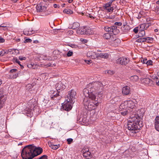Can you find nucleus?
<instances>
[{
    "mask_svg": "<svg viewBox=\"0 0 159 159\" xmlns=\"http://www.w3.org/2000/svg\"><path fill=\"white\" fill-rule=\"evenodd\" d=\"M143 114L139 116L138 114L129 118L128 124V129L132 131L133 133H136L138 130L143 126V122L141 120Z\"/></svg>",
    "mask_w": 159,
    "mask_h": 159,
    "instance_id": "7ed1b4c3",
    "label": "nucleus"
},
{
    "mask_svg": "<svg viewBox=\"0 0 159 159\" xmlns=\"http://www.w3.org/2000/svg\"><path fill=\"white\" fill-rule=\"evenodd\" d=\"M42 148L36 147L33 144L25 147L21 151V155L23 159H32L41 154L43 152Z\"/></svg>",
    "mask_w": 159,
    "mask_h": 159,
    "instance_id": "f03ea898",
    "label": "nucleus"
},
{
    "mask_svg": "<svg viewBox=\"0 0 159 159\" xmlns=\"http://www.w3.org/2000/svg\"><path fill=\"white\" fill-rule=\"evenodd\" d=\"M13 61H15L16 63H18L19 65L20 64V61L16 58H14Z\"/></svg>",
    "mask_w": 159,
    "mask_h": 159,
    "instance_id": "ea45409f",
    "label": "nucleus"
},
{
    "mask_svg": "<svg viewBox=\"0 0 159 159\" xmlns=\"http://www.w3.org/2000/svg\"><path fill=\"white\" fill-rule=\"evenodd\" d=\"M97 59L101 58L104 59H107L109 57V55L108 53H98Z\"/></svg>",
    "mask_w": 159,
    "mask_h": 159,
    "instance_id": "412c9836",
    "label": "nucleus"
},
{
    "mask_svg": "<svg viewBox=\"0 0 159 159\" xmlns=\"http://www.w3.org/2000/svg\"><path fill=\"white\" fill-rule=\"evenodd\" d=\"M32 40L30 39H26L24 41L25 43H30L31 42Z\"/></svg>",
    "mask_w": 159,
    "mask_h": 159,
    "instance_id": "a18cd8bd",
    "label": "nucleus"
},
{
    "mask_svg": "<svg viewBox=\"0 0 159 159\" xmlns=\"http://www.w3.org/2000/svg\"><path fill=\"white\" fill-rule=\"evenodd\" d=\"M130 88L128 86L124 87L122 88V93L124 95H127L130 93Z\"/></svg>",
    "mask_w": 159,
    "mask_h": 159,
    "instance_id": "aec40b11",
    "label": "nucleus"
},
{
    "mask_svg": "<svg viewBox=\"0 0 159 159\" xmlns=\"http://www.w3.org/2000/svg\"><path fill=\"white\" fill-rule=\"evenodd\" d=\"M58 5H57V4H54V5H53V7L55 8H56L57 7H58Z\"/></svg>",
    "mask_w": 159,
    "mask_h": 159,
    "instance_id": "0e129e2a",
    "label": "nucleus"
},
{
    "mask_svg": "<svg viewBox=\"0 0 159 159\" xmlns=\"http://www.w3.org/2000/svg\"><path fill=\"white\" fill-rule=\"evenodd\" d=\"M36 10L38 12H44L46 11L47 7L42 3H40L36 6Z\"/></svg>",
    "mask_w": 159,
    "mask_h": 159,
    "instance_id": "f8f14e48",
    "label": "nucleus"
},
{
    "mask_svg": "<svg viewBox=\"0 0 159 159\" xmlns=\"http://www.w3.org/2000/svg\"><path fill=\"white\" fill-rule=\"evenodd\" d=\"M72 102H73L70 101L68 99H66V100L62 104V109L67 111H70L72 108Z\"/></svg>",
    "mask_w": 159,
    "mask_h": 159,
    "instance_id": "423d86ee",
    "label": "nucleus"
},
{
    "mask_svg": "<svg viewBox=\"0 0 159 159\" xmlns=\"http://www.w3.org/2000/svg\"><path fill=\"white\" fill-rule=\"evenodd\" d=\"M151 25L150 23L141 24L139 26V30H145L147 29Z\"/></svg>",
    "mask_w": 159,
    "mask_h": 159,
    "instance_id": "a211bd4d",
    "label": "nucleus"
},
{
    "mask_svg": "<svg viewBox=\"0 0 159 159\" xmlns=\"http://www.w3.org/2000/svg\"><path fill=\"white\" fill-rule=\"evenodd\" d=\"M77 33L81 34H88V33L86 31V29L85 28L78 29L77 30Z\"/></svg>",
    "mask_w": 159,
    "mask_h": 159,
    "instance_id": "a878e982",
    "label": "nucleus"
},
{
    "mask_svg": "<svg viewBox=\"0 0 159 159\" xmlns=\"http://www.w3.org/2000/svg\"><path fill=\"white\" fill-rule=\"evenodd\" d=\"M117 99L120 100V99L119 98V97H116L114 98V101L116 100H117Z\"/></svg>",
    "mask_w": 159,
    "mask_h": 159,
    "instance_id": "e2e57ef3",
    "label": "nucleus"
},
{
    "mask_svg": "<svg viewBox=\"0 0 159 159\" xmlns=\"http://www.w3.org/2000/svg\"><path fill=\"white\" fill-rule=\"evenodd\" d=\"M120 110H128V106L127 101H124L122 103L120 106Z\"/></svg>",
    "mask_w": 159,
    "mask_h": 159,
    "instance_id": "5701e85b",
    "label": "nucleus"
},
{
    "mask_svg": "<svg viewBox=\"0 0 159 159\" xmlns=\"http://www.w3.org/2000/svg\"><path fill=\"white\" fill-rule=\"evenodd\" d=\"M50 147L54 150H56L59 148V146L57 145H51L50 146Z\"/></svg>",
    "mask_w": 159,
    "mask_h": 159,
    "instance_id": "c9c22d12",
    "label": "nucleus"
},
{
    "mask_svg": "<svg viewBox=\"0 0 159 159\" xmlns=\"http://www.w3.org/2000/svg\"><path fill=\"white\" fill-rule=\"evenodd\" d=\"M139 30L138 27H136L134 29L133 31L135 34H136L138 32Z\"/></svg>",
    "mask_w": 159,
    "mask_h": 159,
    "instance_id": "c03bdc74",
    "label": "nucleus"
},
{
    "mask_svg": "<svg viewBox=\"0 0 159 159\" xmlns=\"http://www.w3.org/2000/svg\"><path fill=\"white\" fill-rule=\"evenodd\" d=\"M17 70L16 69H12L10 71V73H13V72H16V71Z\"/></svg>",
    "mask_w": 159,
    "mask_h": 159,
    "instance_id": "3c124183",
    "label": "nucleus"
},
{
    "mask_svg": "<svg viewBox=\"0 0 159 159\" xmlns=\"http://www.w3.org/2000/svg\"><path fill=\"white\" fill-rule=\"evenodd\" d=\"M73 139L71 138H69L67 139V141L68 142V144H70L73 141Z\"/></svg>",
    "mask_w": 159,
    "mask_h": 159,
    "instance_id": "79ce46f5",
    "label": "nucleus"
},
{
    "mask_svg": "<svg viewBox=\"0 0 159 159\" xmlns=\"http://www.w3.org/2000/svg\"><path fill=\"white\" fill-rule=\"evenodd\" d=\"M105 73L111 75L114 74V72L111 70H106L105 71Z\"/></svg>",
    "mask_w": 159,
    "mask_h": 159,
    "instance_id": "e433bc0d",
    "label": "nucleus"
},
{
    "mask_svg": "<svg viewBox=\"0 0 159 159\" xmlns=\"http://www.w3.org/2000/svg\"><path fill=\"white\" fill-rule=\"evenodd\" d=\"M88 41L86 39H83L82 40V42L83 43H87Z\"/></svg>",
    "mask_w": 159,
    "mask_h": 159,
    "instance_id": "13d9d810",
    "label": "nucleus"
},
{
    "mask_svg": "<svg viewBox=\"0 0 159 159\" xmlns=\"http://www.w3.org/2000/svg\"><path fill=\"white\" fill-rule=\"evenodd\" d=\"M80 26V24L78 22H75L73 24L72 26V28L73 29H75L77 28L78 27H79Z\"/></svg>",
    "mask_w": 159,
    "mask_h": 159,
    "instance_id": "c85d7f7f",
    "label": "nucleus"
},
{
    "mask_svg": "<svg viewBox=\"0 0 159 159\" xmlns=\"http://www.w3.org/2000/svg\"><path fill=\"white\" fill-rule=\"evenodd\" d=\"M6 53V52L4 50H2L0 52V56H2L4 55Z\"/></svg>",
    "mask_w": 159,
    "mask_h": 159,
    "instance_id": "4c0bfd02",
    "label": "nucleus"
},
{
    "mask_svg": "<svg viewBox=\"0 0 159 159\" xmlns=\"http://www.w3.org/2000/svg\"><path fill=\"white\" fill-rule=\"evenodd\" d=\"M139 37H143L145 34V33L144 30H139Z\"/></svg>",
    "mask_w": 159,
    "mask_h": 159,
    "instance_id": "7c9ffc66",
    "label": "nucleus"
},
{
    "mask_svg": "<svg viewBox=\"0 0 159 159\" xmlns=\"http://www.w3.org/2000/svg\"><path fill=\"white\" fill-rule=\"evenodd\" d=\"M4 93V91L3 89H0V109L2 107L4 102L7 99L6 96L4 95L2 96Z\"/></svg>",
    "mask_w": 159,
    "mask_h": 159,
    "instance_id": "9d476101",
    "label": "nucleus"
},
{
    "mask_svg": "<svg viewBox=\"0 0 159 159\" xmlns=\"http://www.w3.org/2000/svg\"><path fill=\"white\" fill-rule=\"evenodd\" d=\"M155 120V128L157 131H159V116H157Z\"/></svg>",
    "mask_w": 159,
    "mask_h": 159,
    "instance_id": "b1692460",
    "label": "nucleus"
},
{
    "mask_svg": "<svg viewBox=\"0 0 159 159\" xmlns=\"http://www.w3.org/2000/svg\"><path fill=\"white\" fill-rule=\"evenodd\" d=\"M70 46L73 48H75L77 47V46L74 44H71Z\"/></svg>",
    "mask_w": 159,
    "mask_h": 159,
    "instance_id": "6e6d98bb",
    "label": "nucleus"
},
{
    "mask_svg": "<svg viewBox=\"0 0 159 159\" xmlns=\"http://www.w3.org/2000/svg\"><path fill=\"white\" fill-rule=\"evenodd\" d=\"M153 80L155 82L156 84L159 86V79L156 76L153 78Z\"/></svg>",
    "mask_w": 159,
    "mask_h": 159,
    "instance_id": "473e14b6",
    "label": "nucleus"
},
{
    "mask_svg": "<svg viewBox=\"0 0 159 159\" xmlns=\"http://www.w3.org/2000/svg\"><path fill=\"white\" fill-rule=\"evenodd\" d=\"M110 42L111 43L112 45L116 47L118 46L120 44L121 42V40L119 39H114L113 37V39H112Z\"/></svg>",
    "mask_w": 159,
    "mask_h": 159,
    "instance_id": "dca6fc26",
    "label": "nucleus"
},
{
    "mask_svg": "<svg viewBox=\"0 0 159 159\" xmlns=\"http://www.w3.org/2000/svg\"><path fill=\"white\" fill-rule=\"evenodd\" d=\"M85 61L88 64H89L92 63V61L91 60Z\"/></svg>",
    "mask_w": 159,
    "mask_h": 159,
    "instance_id": "5fc2aeb1",
    "label": "nucleus"
},
{
    "mask_svg": "<svg viewBox=\"0 0 159 159\" xmlns=\"http://www.w3.org/2000/svg\"><path fill=\"white\" fill-rule=\"evenodd\" d=\"M143 83L145 85H151L152 84V80L148 78H144L142 81Z\"/></svg>",
    "mask_w": 159,
    "mask_h": 159,
    "instance_id": "4be33fe9",
    "label": "nucleus"
},
{
    "mask_svg": "<svg viewBox=\"0 0 159 159\" xmlns=\"http://www.w3.org/2000/svg\"><path fill=\"white\" fill-rule=\"evenodd\" d=\"M105 30L106 32L114 35L116 34L119 32V30L117 29V27L115 25H113L110 27L106 26L105 27Z\"/></svg>",
    "mask_w": 159,
    "mask_h": 159,
    "instance_id": "39448f33",
    "label": "nucleus"
},
{
    "mask_svg": "<svg viewBox=\"0 0 159 159\" xmlns=\"http://www.w3.org/2000/svg\"><path fill=\"white\" fill-rule=\"evenodd\" d=\"M44 12H45L43 14V15H42V16H48V15H49L51 13L50 12L48 11H45Z\"/></svg>",
    "mask_w": 159,
    "mask_h": 159,
    "instance_id": "37998d69",
    "label": "nucleus"
},
{
    "mask_svg": "<svg viewBox=\"0 0 159 159\" xmlns=\"http://www.w3.org/2000/svg\"><path fill=\"white\" fill-rule=\"evenodd\" d=\"M5 41V39L1 37H0V43H4Z\"/></svg>",
    "mask_w": 159,
    "mask_h": 159,
    "instance_id": "de8ad7c7",
    "label": "nucleus"
},
{
    "mask_svg": "<svg viewBox=\"0 0 159 159\" xmlns=\"http://www.w3.org/2000/svg\"><path fill=\"white\" fill-rule=\"evenodd\" d=\"M43 1H44V2H47L48 1H52V0H43Z\"/></svg>",
    "mask_w": 159,
    "mask_h": 159,
    "instance_id": "338daca9",
    "label": "nucleus"
},
{
    "mask_svg": "<svg viewBox=\"0 0 159 159\" xmlns=\"http://www.w3.org/2000/svg\"><path fill=\"white\" fill-rule=\"evenodd\" d=\"M156 3L159 4V0L157 1L156 2Z\"/></svg>",
    "mask_w": 159,
    "mask_h": 159,
    "instance_id": "774afa93",
    "label": "nucleus"
},
{
    "mask_svg": "<svg viewBox=\"0 0 159 159\" xmlns=\"http://www.w3.org/2000/svg\"><path fill=\"white\" fill-rule=\"evenodd\" d=\"M114 0H111L108 2L104 5L103 8L108 12L112 11L114 8L116 7L114 2Z\"/></svg>",
    "mask_w": 159,
    "mask_h": 159,
    "instance_id": "20e7f679",
    "label": "nucleus"
},
{
    "mask_svg": "<svg viewBox=\"0 0 159 159\" xmlns=\"http://www.w3.org/2000/svg\"><path fill=\"white\" fill-rule=\"evenodd\" d=\"M18 75V74H16L15 75H14L12 76V78L13 79H15L16 78Z\"/></svg>",
    "mask_w": 159,
    "mask_h": 159,
    "instance_id": "864d4df0",
    "label": "nucleus"
},
{
    "mask_svg": "<svg viewBox=\"0 0 159 159\" xmlns=\"http://www.w3.org/2000/svg\"><path fill=\"white\" fill-rule=\"evenodd\" d=\"M51 64L50 63L47 64L45 65V66H46V67H48L51 66Z\"/></svg>",
    "mask_w": 159,
    "mask_h": 159,
    "instance_id": "052dcab7",
    "label": "nucleus"
},
{
    "mask_svg": "<svg viewBox=\"0 0 159 159\" xmlns=\"http://www.w3.org/2000/svg\"><path fill=\"white\" fill-rule=\"evenodd\" d=\"M63 12L67 14H71L73 13V11L70 9H65L63 11Z\"/></svg>",
    "mask_w": 159,
    "mask_h": 159,
    "instance_id": "c756f323",
    "label": "nucleus"
},
{
    "mask_svg": "<svg viewBox=\"0 0 159 159\" xmlns=\"http://www.w3.org/2000/svg\"><path fill=\"white\" fill-rule=\"evenodd\" d=\"M103 38L105 39H109L110 41L113 39V36L111 35L109 33H106L104 34L103 36Z\"/></svg>",
    "mask_w": 159,
    "mask_h": 159,
    "instance_id": "393cba45",
    "label": "nucleus"
},
{
    "mask_svg": "<svg viewBox=\"0 0 159 159\" xmlns=\"http://www.w3.org/2000/svg\"><path fill=\"white\" fill-rule=\"evenodd\" d=\"M140 12L139 13V14L138 16H137L136 17L137 18H138V19H139L141 17V15H140Z\"/></svg>",
    "mask_w": 159,
    "mask_h": 159,
    "instance_id": "4d7b16f0",
    "label": "nucleus"
},
{
    "mask_svg": "<svg viewBox=\"0 0 159 159\" xmlns=\"http://www.w3.org/2000/svg\"><path fill=\"white\" fill-rule=\"evenodd\" d=\"M122 23L121 22H116L115 23V25H118V26H121L122 25Z\"/></svg>",
    "mask_w": 159,
    "mask_h": 159,
    "instance_id": "09e8293b",
    "label": "nucleus"
},
{
    "mask_svg": "<svg viewBox=\"0 0 159 159\" xmlns=\"http://www.w3.org/2000/svg\"><path fill=\"white\" fill-rule=\"evenodd\" d=\"M124 111L121 112V114L123 116H125L127 115L130 111H128V110H124Z\"/></svg>",
    "mask_w": 159,
    "mask_h": 159,
    "instance_id": "2f4dec72",
    "label": "nucleus"
},
{
    "mask_svg": "<svg viewBox=\"0 0 159 159\" xmlns=\"http://www.w3.org/2000/svg\"><path fill=\"white\" fill-rule=\"evenodd\" d=\"M81 120L84 123H86L88 121L87 119V118L86 117H84L82 118V120Z\"/></svg>",
    "mask_w": 159,
    "mask_h": 159,
    "instance_id": "49530a36",
    "label": "nucleus"
},
{
    "mask_svg": "<svg viewBox=\"0 0 159 159\" xmlns=\"http://www.w3.org/2000/svg\"><path fill=\"white\" fill-rule=\"evenodd\" d=\"M98 53L92 51H89L87 53V56L93 59H97Z\"/></svg>",
    "mask_w": 159,
    "mask_h": 159,
    "instance_id": "ddd939ff",
    "label": "nucleus"
},
{
    "mask_svg": "<svg viewBox=\"0 0 159 159\" xmlns=\"http://www.w3.org/2000/svg\"><path fill=\"white\" fill-rule=\"evenodd\" d=\"M141 62H142L143 64H146L147 61V59L146 58L145 59H141L140 60Z\"/></svg>",
    "mask_w": 159,
    "mask_h": 159,
    "instance_id": "58836bf2",
    "label": "nucleus"
},
{
    "mask_svg": "<svg viewBox=\"0 0 159 159\" xmlns=\"http://www.w3.org/2000/svg\"><path fill=\"white\" fill-rule=\"evenodd\" d=\"M36 32V31L32 30V28L29 29V30H25L23 31V33L25 35H30L33 34L35 33Z\"/></svg>",
    "mask_w": 159,
    "mask_h": 159,
    "instance_id": "6ab92c4d",
    "label": "nucleus"
},
{
    "mask_svg": "<svg viewBox=\"0 0 159 159\" xmlns=\"http://www.w3.org/2000/svg\"><path fill=\"white\" fill-rule=\"evenodd\" d=\"M33 43H39V41L37 40H34Z\"/></svg>",
    "mask_w": 159,
    "mask_h": 159,
    "instance_id": "69168bd1",
    "label": "nucleus"
},
{
    "mask_svg": "<svg viewBox=\"0 0 159 159\" xmlns=\"http://www.w3.org/2000/svg\"><path fill=\"white\" fill-rule=\"evenodd\" d=\"M59 92L51 90L49 92V95L52 100H59L60 99L61 97L59 95Z\"/></svg>",
    "mask_w": 159,
    "mask_h": 159,
    "instance_id": "1a4fd4ad",
    "label": "nucleus"
},
{
    "mask_svg": "<svg viewBox=\"0 0 159 159\" xmlns=\"http://www.w3.org/2000/svg\"><path fill=\"white\" fill-rule=\"evenodd\" d=\"M129 61V58L125 57H120L117 59L116 61V63L118 64L122 65H126Z\"/></svg>",
    "mask_w": 159,
    "mask_h": 159,
    "instance_id": "0eeeda50",
    "label": "nucleus"
},
{
    "mask_svg": "<svg viewBox=\"0 0 159 159\" xmlns=\"http://www.w3.org/2000/svg\"><path fill=\"white\" fill-rule=\"evenodd\" d=\"M127 102L128 106V110L129 111H132V110H133L135 109L136 105L137 104V102L136 100H128L127 101Z\"/></svg>",
    "mask_w": 159,
    "mask_h": 159,
    "instance_id": "6e6552de",
    "label": "nucleus"
},
{
    "mask_svg": "<svg viewBox=\"0 0 159 159\" xmlns=\"http://www.w3.org/2000/svg\"><path fill=\"white\" fill-rule=\"evenodd\" d=\"M73 32H74L73 30H70V31H68V33L70 35H71L73 34Z\"/></svg>",
    "mask_w": 159,
    "mask_h": 159,
    "instance_id": "603ef678",
    "label": "nucleus"
},
{
    "mask_svg": "<svg viewBox=\"0 0 159 159\" xmlns=\"http://www.w3.org/2000/svg\"><path fill=\"white\" fill-rule=\"evenodd\" d=\"M19 59L20 61H22L23 60H25L26 59V58L25 57H19Z\"/></svg>",
    "mask_w": 159,
    "mask_h": 159,
    "instance_id": "8fccbe9b",
    "label": "nucleus"
},
{
    "mask_svg": "<svg viewBox=\"0 0 159 159\" xmlns=\"http://www.w3.org/2000/svg\"><path fill=\"white\" fill-rule=\"evenodd\" d=\"M145 42H147L148 43H151L153 40V38L150 37H146L144 38Z\"/></svg>",
    "mask_w": 159,
    "mask_h": 159,
    "instance_id": "cd10ccee",
    "label": "nucleus"
},
{
    "mask_svg": "<svg viewBox=\"0 0 159 159\" xmlns=\"http://www.w3.org/2000/svg\"><path fill=\"white\" fill-rule=\"evenodd\" d=\"M83 155L84 157L87 159H89V157L92 156L90 152H89L88 149L86 148L83 150Z\"/></svg>",
    "mask_w": 159,
    "mask_h": 159,
    "instance_id": "f3484780",
    "label": "nucleus"
},
{
    "mask_svg": "<svg viewBox=\"0 0 159 159\" xmlns=\"http://www.w3.org/2000/svg\"><path fill=\"white\" fill-rule=\"evenodd\" d=\"M130 28L128 25H124L121 27V31L124 34L127 33L130 30Z\"/></svg>",
    "mask_w": 159,
    "mask_h": 159,
    "instance_id": "2eb2a0df",
    "label": "nucleus"
},
{
    "mask_svg": "<svg viewBox=\"0 0 159 159\" xmlns=\"http://www.w3.org/2000/svg\"><path fill=\"white\" fill-rule=\"evenodd\" d=\"M153 62L151 60H149L148 61H147L146 64L147 65V66H151L153 65Z\"/></svg>",
    "mask_w": 159,
    "mask_h": 159,
    "instance_id": "72a5a7b5",
    "label": "nucleus"
},
{
    "mask_svg": "<svg viewBox=\"0 0 159 159\" xmlns=\"http://www.w3.org/2000/svg\"><path fill=\"white\" fill-rule=\"evenodd\" d=\"M103 86L102 84L99 82H96L89 83L86 88L83 90V93L84 98L83 102L85 109L91 111L95 108L98 105V102L95 103L93 102H90V99L94 100L96 96L94 93L101 95L102 93Z\"/></svg>",
    "mask_w": 159,
    "mask_h": 159,
    "instance_id": "f257e3e1",
    "label": "nucleus"
},
{
    "mask_svg": "<svg viewBox=\"0 0 159 159\" xmlns=\"http://www.w3.org/2000/svg\"><path fill=\"white\" fill-rule=\"evenodd\" d=\"M8 27L6 25H5L4 24H2L1 25H0V27Z\"/></svg>",
    "mask_w": 159,
    "mask_h": 159,
    "instance_id": "680f3d73",
    "label": "nucleus"
},
{
    "mask_svg": "<svg viewBox=\"0 0 159 159\" xmlns=\"http://www.w3.org/2000/svg\"><path fill=\"white\" fill-rule=\"evenodd\" d=\"M130 79L131 80L133 81H137L138 80L139 77L137 76L134 75L131 76L130 77Z\"/></svg>",
    "mask_w": 159,
    "mask_h": 159,
    "instance_id": "bb28decb",
    "label": "nucleus"
},
{
    "mask_svg": "<svg viewBox=\"0 0 159 159\" xmlns=\"http://www.w3.org/2000/svg\"><path fill=\"white\" fill-rule=\"evenodd\" d=\"M73 53L72 52L70 51H69L67 54V55L68 57H70L73 55Z\"/></svg>",
    "mask_w": 159,
    "mask_h": 159,
    "instance_id": "a19ab883",
    "label": "nucleus"
},
{
    "mask_svg": "<svg viewBox=\"0 0 159 159\" xmlns=\"http://www.w3.org/2000/svg\"><path fill=\"white\" fill-rule=\"evenodd\" d=\"M137 42L138 43H143L145 42L144 38H141L137 40Z\"/></svg>",
    "mask_w": 159,
    "mask_h": 159,
    "instance_id": "f704fd0d",
    "label": "nucleus"
},
{
    "mask_svg": "<svg viewBox=\"0 0 159 159\" xmlns=\"http://www.w3.org/2000/svg\"><path fill=\"white\" fill-rule=\"evenodd\" d=\"M76 94V92L75 90L73 89L71 90L70 91L68 92L67 96V99L70 101L74 102Z\"/></svg>",
    "mask_w": 159,
    "mask_h": 159,
    "instance_id": "9b49d317",
    "label": "nucleus"
},
{
    "mask_svg": "<svg viewBox=\"0 0 159 159\" xmlns=\"http://www.w3.org/2000/svg\"><path fill=\"white\" fill-rule=\"evenodd\" d=\"M89 17L92 19H94L95 18L92 15L89 14Z\"/></svg>",
    "mask_w": 159,
    "mask_h": 159,
    "instance_id": "bf43d9fd",
    "label": "nucleus"
},
{
    "mask_svg": "<svg viewBox=\"0 0 159 159\" xmlns=\"http://www.w3.org/2000/svg\"><path fill=\"white\" fill-rule=\"evenodd\" d=\"M56 89L58 91L59 90H63L66 88V86L61 82H59L55 85Z\"/></svg>",
    "mask_w": 159,
    "mask_h": 159,
    "instance_id": "4468645a",
    "label": "nucleus"
}]
</instances>
